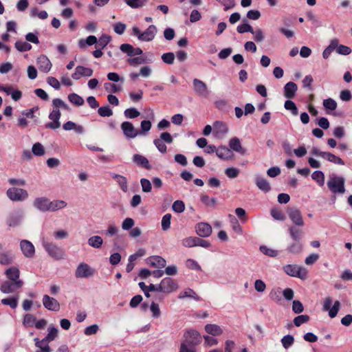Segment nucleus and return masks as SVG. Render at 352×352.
Here are the masks:
<instances>
[{
	"instance_id": "nucleus-58",
	"label": "nucleus",
	"mask_w": 352,
	"mask_h": 352,
	"mask_svg": "<svg viewBox=\"0 0 352 352\" xmlns=\"http://www.w3.org/2000/svg\"><path fill=\"white\" fill-rule=\"evenodd\" d=\"M32 152L36 156H42L45 154V149L41 143L37 142L32 146Z\"/></svg>"
},
{
	"instance_id": "nucleus-17",
	"label": "nucleus",
	"mask_w": 352,
	"mask_h": 352,
	"mask_svg": "<svg viewBox=\"0 0 352 352\" xmlns=\"http://www.w3.org/2000/svg\"><path fill=\"white\" fill-rule=\"evenodd\" d=\"M288 216L291 221L297 226L302 227L304 226V221L302 214L298 209L289 208L287 210Z\"/></svg>"
},
{
	"instance_id": "nucleus-34",
	"label": "nucleus",
	"mask_w": 352,
	"mask_h": 352,
	"mask_svg": "<svg viewBox=\"0 0 352 352\" xmlns=\"http://www.w3.org/2000/svg\"><path fill=\"white\" fill-rule=\"evenodd\" d=\"M178 298L179 299H183L185 298H191L197 301H199L201 300L200 297L195 293V292L190 288H188L184 291L181 292L178 296Z\"/></svg>"
},
{
	"instance_id": "nucleus-7",
	"label": "nucleus",
	"mask_w": 352,
	"mask_h": 352,
	"mask_svg": "<svg viewBox=\"0 0 352 352\" xmlns=\"http://www.w3.org/2000/svg\"><path fill=\"white\" fill-rule=\"evenodd\" d=\"M124 135L127 139H134L142 135V132L135 128L134 125L128 121L123 122L120 125Z\"/></svg>"
},
{
	"instance_id": "nucleus-18",
	"label": "nucleus",
	"mask_w": 352,
	"mask_h": 352,
	"mask_svg": "<svg viewBox=\"0 0 352 352\" xmlns=\"http://www.w3.org/2000/svg\"><path fill=\"white\" fill-rule=\"evenodd\" d=\"M43 306L50 311H58L60 309V303L58 301L50 297L48 295H44L43 297Z\"/></svg>"
},
{
	"instance_id": "nucleus-50",
	"label": "nucleus",
	"mask_w": 352,
	"mask_h": 352,
	"mask_svg": "<svg viewBox=\"0 0 352 352\" xmlns=\"http://www.w3.org/2000/svg\"><path fill=\"white\" fill-rule=\"evenodd\" d=\"M260 251L265 255L270 257H276L278 256V252L277 250L270 248L265 245L260 246Z\"/></svg>"
},
{
	"instance_id": "nucleus-28",
	"label": "nucleus",
	"mask_w": 352,
	"mask_h": 352,
	"mask_svg": "<svg viewBox=\"0 0 352 352\" xmlns=\"http://www.w3.org/2000/svg\"><path fill=\"white\" fill-rule=\"evenodd\" d=\"M110 175L116 180L118 185L123 192H126L128 191L127 179L124 176L113 173H111Z\"/></svg>"
},
{
	"instance_id": "nucleus-38",
	"label": "nucleus",
	"mask_w": 352,
	"mask_h": 352,
	"mask_svg": "<svg viewBox=\"0 0 352 352\" xmlns=\"http://www.w3.org/2000/svg\"><path fill=\"white\" fill-rule=\"evenodd\" d=\"M67 203L63 200L50 201V211L55 212L65 208Z\"/></svg>"
},
{
	"instance_id": "nucleus-33",
	"label": "nucleus",
	"mask_w": 352,
	"mask_h": 352,
	"mask_svg": "<svg viewBox=\"0 0 352 352\" xmlns=\"http://www.w3.org/2000/svg\"><path fill=\"white\" fill-rule=\"evenodd\" d=\"M58 332V331L57 328L53 326L49 327L47 335L41 341L49 344V342L53 341L57 337Z\"/></svg>"
},
{
	"instance_id": "nucleus-29",
	"label": "nucleus",
	"mask_w": 352,
	"mask_h": 352,
	"mask_svg": "<svg viewBox=\"0 0 352 352\" xmlns=\"http://www.w3.org/2000/svg\"><path fill=\"white\" fill-rule=\"evenodd\" d=\"M216 155L219 158L226 160L232 157V153L226 146H220L217 148Z\"/></svg>"
},
{
	"instance_id": "nucleus-53",
	"label": "nucleus",
	"mask_w": 352,
	"mask_h": 352,
	"mask_svg": "<svg viewBox=\"0 0 352 352\" xmlns=\"http://www.w3.org/2000/svg\"><path fill=\"white\" fill-rule=\"evenodd\" d=\"M284 107L292 112V115L297 116L298 111L296 104L291 100H287L285 102Z\"/></svg>"
},
{
	"instance_id": "nucleus-42",
	"label": "nucleus",
	"mask_w": 352,
	"mask_h": 352,
	"mask_svg": "<svg viewBox=\"0 0 352 352\" xmlns=\"http://www.w3.org/2000/svg\"><path fill=\"white\" fill-rule=\"evenodd\" d=\"M311 178L314 179L320 186L324 185V174L321 170H316L311 175Z\"/></svg>"
},
{
	"instance_id": "nucleus-27",
	"label": "nucleus",
	"mask_w": 352,
	"mask_h": 352,
	"mask_svg": "<svg viewBox=\"0 0 352 352\" xmlns=\"http://www.w3.org/2000/svg\"><path fill=\"white\" fill-rule=\"evenodd\" d=\"M255 184L261 190L265 193L270 192L271 190L269 182L260 175H256Z\"/></svg>"
},
{
	"instance_id": "nucleus-1",
	"label": "nucleus",
	"mask_w": 352,
	"mask_h": 352,
	"mask_svg": "<svg viewBox=\"0 0 352 352\" xmlns=\"http://www.w3.org/2000/svg\"><path fill=\"white\" fill-rule=\"evenodd\" d=\"M42 245L47 254L53 259L60 261L65 258V251L56 243L43 240L42 241Z\"/></svg>"
},
{
	"instance_id": "nucleus-45",
	"label": "nucleus",
	"mask_w": 352,
	"mask_h": 352,
	"mask_svg": "<svg viewBox=\"0 0 352 352\" xmlns=\"http://www.w3.org/2000/svg\"><path fill=\"white\" fill-rule=\"evenodd\" d=\"M324 159L329 162L334 163L336 164H339V165L344 164V161L340 157H339L329 152H326Z\"/></svg>"
},
{
	"instance_id": "nucleus-10",
	"label": "nucleus",
	"mask_w": 352,
	"mask_h": 352,
	"mask_svg": "<svg viewBox=\"0 0 352 352\" xmlns=\"http://www.w3.org/2000/svg\"><path fill=\"white\" fill-rule=\"evenodd\" d=\"M94 274V270L85 263H80L75 271V276L77 278H87Z\"/></svg>"
},
{
	"instance_id": "nucleus-19",
	"label": "nucleus",
	"mask_w": 352,
	"mask_h": 352,
	"mask_svg": "<svg viewBox=\"0 0 352 352\" xmlns=\"http://www.w3.org/2000/svg\"><path fill=\"white\" fill-rule=\"evenodd\" d=\"M93 72L94 71L91 68L78 65L76 67L75 72L72 74V78L74 80H79L82 76H91Z\"/></svg>"
},
{
	"instance_id": "nucleus-57",
	"label": "nucleus",
	"mask_w": 352,
	"mask_h": 352,
	"mask_svg": "<svg viewBox=\"0 0 352 352\" xmlns=\"http://www.w3.org/2000/svg\"><path fill=\"white\" fill-rule=\"evenodd\" d=\"M98 113L101 117H110L113 115V111L109 106L106 105L99 107Z\"/></svg>"
},
{
	"instance_id": "nucleus-41",
	"label": "nucleus",
	"mask_w": 352,
	"mask_h": 352,
	"mask_svg": "<svg viewBox=\"0 0 352 352\" xmlns=\"http://www.w3.org/2000/svg\"><path fill=\"white\" fill-rule=\"evenodd\" d=\"M35 346L38 349L35 352H51L52 350L48 344L42 342L38 338L34 339Z\"/></svg>"
},
{
	"instance_id": "nucleus-8",
	"label": "nucleus",
	"mask_w": 352,
	"mask_h": 352,
	"mask_svg": "<svg viewBox=\"0 0 352 352\" xmlns=\"http://www.w3.org/2000/svg\"><path fill=\"white\" fill-rule=\"evenodd\" d=\"M23 285V280L12 281L7 280L1 283L0 286V291L6 294H12L21 288Z\"/></svg>"
},
{
	"instance_id": "nucleus-30",
	"label": "nucleus",
	"mask_w": 352,
	"mask_h": 352,
	"mask_svg": "<svg viewBox=\"0 0 352 352\" xmlns=\"http://www.w3.org/2000/svg\"><path fill=\"white\" fill-rule=\"evenodd\" d=\"M5 274L8 278V280L19 281L21 280L19 278L20 272L19 270L16 267H11L7 269L5 272Z\"/></svg>"
},
{
	"instance_id": "nucleus-59",
	"label": "nucleus",
	"mask_w": 352,
	"mask_h": 352,
	"mask_svg": "<svg viewBox=\"0 0 352 352\" xmlns=\"http://www.w3.org/2000/svg\"><path fill=\"white\" fill-rule=\"evenodd\" d=\"M281 290L280 288H275L270 291L269 297L271 300L275 302H278L281 300Z\"/></svg>"
},
{
	"instance_id": "nucleus-43",
	"label": "nucleus",
	"mask_w": 352,
	"mask_h": 352,
	"mask_svg": "<svg viewBox=\"0 0 352 352\" xmlns=\"http://www.w3.org/2000/svg\"><path fill=\"white\" fill-rule=\"evenodd\" d=\"M87 243L89 245H90L92 248H100L103 243V240L101 236L96 235L91 236L88 239Z\"/></svg>"
},
{
	"instance_id": "nucleus-11",
	"label": "nucleus",
	"mask_w": 352,
	"mask_h": 352,
	"mask_svg": "<svg viewBox=\"0 0 352 352\" xmlns=\"http://www.w3.org/2000/svg\"><path fill=\"white\" fill-rule=\"evenodd\" d=\"M23 219V212L21 210H14L6 219L8 226L14 228L19 226Z\"/></svg>"
},
{
	"instance_id": "nucleus-25",
	"label": "nucleus",
	"mask_w": 352,
	"mask_h": 352,
	"mask_svg": "<svg viewBox=\"0 0 352 352\" xmlns=\"http://www.w3.org/2000/svg\"><path fill=\"white\" fill-rule=\"evenodd\" d=\"M297 90V85L294 82H289L284 86V96L288 99L294 98Z\"/></svg>"
},
{
	"instance_id": "nucleus-63",
	"label": "nucleus",
	"mask_w": 352,
	"mask_h": 352,
	"mask_svg": "<svg viewBox=\"0 0 352 352\" xmlns=\"http://www.w3.org/2000/svg\"><path fill=\"white\" fill-rule=\"evenodd\" d=\"M186 266L190 270L201 271V267L199 263L192 258H188L186 261Z\"/></svg>"
},
{
	"instance_id": "nucleus-54",
	"label": "nucleus",
	"mask_w": 352,
	"mask_h": 352,
	"mask_svg": "<svg viewBox=\"0 0 352 352\" xmlns=\"http://www.w3.org/2000/svg\"><path fill=\"white\" fill-rule=\"evenodd\" d=\"M132 8H139L144 6L146 0H124Z\"/></svg>"
},
{
	"instance_id": "nucleus-20",
	"label": "nucleus",
	"mask_w": 352,
	"mask_h": 352,
	"mask_svg": "<svg viewBox=\"0 0 352 352\" xmlns=\"http://www.w3.org/2000/svg\"><path fill=\"white\" fill-rule=\"evenodd\" d=\"M36 64L39 70L44 73H48L52 66L50 59L45 55H41L37 58Z\"/></svg>"
},
{
	"instance_id": "nucleus-12",
	"label": "nucleus",
	"mask_w": 352,
	"mask_h": 352,
	"mask_svg": "<svg viewBox=\"0 0 352 352\" xmlns=\"http://www.w3.org/2000/svg\"><path fill=\"white\" fill-rule=\"evenodd\" d=\"M61 116V113L59 109L54 108L49 114V119L52 122H48L45 124V128L50 129H57L60 126V122L59 121Z\"/></svg>"
},
{
	"instance_id": "nucleus-6",
	"label": "nucleus",
	"mask_w": 352,
	"mask_h": 352,
	"mask_svg": "<svg viewBox=\"0 0 352 352\" xmlns=\"http://www.w3.org/2000/svg\"><path fill=\"white\" fill-rule=\"evenodd\" d=\"M332 302V298L328 296L325 298L322 305L323 310L329 311V316L331 318H333L337 316L341 306L340 301L336 300L331 307Z\"/></svg>"
},
{
	"instance_id": "nucleus-64",
	"label": "nucleus",
	"mask_w": 352,
	"mask_h": 352,
	"mask_svg": "<svg viewBox=\"0 0 352 352\" xmlns=\"http://www.w3.org/2000/svg\"><path fill=\"white\" fill-rule=\"evenodd\" d=\"M323 106L326 109L335 110L337 107V102L332 98H328L323 100Z\"/></svg>"
},
{
	"instance_id": "nucleus-46",
	"label": "nucleus",
	"mask_w": 352,
	"mask_h": 352,
	"mask_svg": "<svg viewBox=\"0 0 352 352\" xmlns=\"http://www.w3.org/2000/svg\"><path fill=\"white\" fill-rule=\"evenodd\" d=\"M302 250V245L300 241H294L287 249V252L292 254H298Z\"/></svg>"
},
{
	"instance_id": "nucleus-2",
	"label": "nucleus",
	"mask_w": 352,
	"mask_h": 352,
	"mask_svg": "<svg viewBox=\"0 0 352 352\" xmlns=\"http://www.w3.org/2000/svg\"><path fill=\"white\" fill-rule=\"evenodd\" d=\"M344 183L345 179L343 177L332 174L330 175L327 185L333 194H343L345 192Z\"/></svg>"
},
{
	"instance_id": "nucleus-24",
	"label": "nucleus",
	"mask_w": 352,
	"mask_h": 352,
	"mask_svg": "<svg viewBox=\"0 0 352 352\" xmlns=\"http://www.w3.org/2000/svg\"><path fill=\"white\" fill-rule=\"evenodd\" d=\"M229 147L233 151L237 152L242 155H246V150L242 147L241 140L239 138L234 137L231 138L228 142Z\"/></svg>"
},
{
	"instance_id": "nucleus-62",
	"label": "nucleus",
	"mask_w": 352,
	"mask_h": 352,
	"mask_svg": "<svg viewBox=\"0 0 352 352\" xmlns=\"http://www.w3.org/2000/svg\"><path fill=\"white\" fill-rule=\"evenodd\" d=\"M196 236H189L184 239L182 243L186 248H192L196 246Z\"/></svg>"
},
{
	"instance_id": "nucleus-26",
	"label": "nucleus",
	"mask_w": 352,
	"mask_h": 352,
	"mask_svg": "<svg viewBox=\"0 0 352 352\" xmlns=\"http://www.w3.org/2000/svg\"><path fill=\"white\" fill-rule=\"evenodd\" d=\"M147 263L155 268H163L166 266V260L160 256H152L147 258Z\"/></svg>"
},
{
	"instance_id": "nucleus-32",
	"label": "nucleus",
	"mask_w": 352,
	"mask_h": 352,
	"mask_svg": "<svg viewBox=\"0 0 352 352\" xmlns=\"http://www.w3.org/2000/svg\"><path fill=\"white\" fill-rule=\"evenodd\" d=\"M63 129L65 131L74 130L78 134H82L84 132V127L82 125H78L72 121H68L63 125Z\"/></svg>"
},
{
	"instance_id": "nucleus-35",
	"label": "nucleus",
	"mask_w": 352,
	"mask_h": 352,
	"mask_svg": "<svg viewBox=\"0 0 352 352\" xmlns=\"http://www.w3.org/2000/svg\"><path fill=\"white\" fill-rule=\"evenodd\" d=\"M151 62H152L151 59H148L147 58H144L143 56L130 58L127 60V63L130 65L133 66V67H135V66H138L140 65H142V64H145V63H151Z\"/></svg>"
},
{
	"instance_id": "nucleus-49",
	"label": "nucleus",
	"mask_w": 352,
	"mask_h": 352,
	"mask_svg": "<svg viewBox=\"0 0 352 352\" xmlns=\"http://www.w3.org/2000/svg\"><path fill=\"white\" fill-rule=\"evenodd\" d=\"M15 47L19 52H27L32 49V45L26 41H17L15 43Z\"/></svg>"
},
{
	"instance_id": "nucleus-13",
	"label": "nucleus",
	"mask_w": 352,
	"mask_h": 352,
	"mask_svg": "<svg viewBox=\"0 0 352 352\" xmlns=\"http://www.w3.org/2000/svg\"><path fill=\"white\" fill-rule=\"evenodd\" d=\"M185 340L182 344H186L189 346H195L201 342V336L198 331L195 330L188 331L185 335Z\"/></svg>"
},
{
	"instance_id": "nucleus-55",
	"label": "nucleus",
	"mask_w": 352,
	"mask_h": 352,
	"mask_svg": "<svg viewBox=\"0 0 352 352\" xmlns=\"http://www.w3.org/2000/svg\"><path fill=\"white\" fill-rule=\"evenodd\" d=\"M172 216L168 213L163 216L162 219V228L164 231L168 230L170 227V221Z\"/></svg>"
},
{
	"instance_id": "nucleus-61",
	"label": "nucleus",
	"mask_w": 352,
	"mask_h": 352,
	"mask_svg": "<svg viewBox=\"0 0 352 352\" xmlns=\"http://www.w3.org/2000/svg\"><path fill=\"white\" fill-rule=\"evenodd\" d=\"M309 320L308 315H300L294 319V324L296 327H300L304 323H307Z\"/></svg>"
},
{
	"instance_id": "nucleus-5",
	"label": "nucleus",
	"mask_w": 352,
	"mask_h": 352,
	"mask_svg": "<svg viewBox=\"0 0 352 352\" xmlns=\"http://www.w3.org/2000/svg\"><path fill=\"white\" fill-rule=\"evenodd\" d=\"M6 195L12 201H23L28 199V191L23 188L12 187L7 190Z\"/></svg>"
},
{
	"instance_id": "nucleus-48",
	"label": "nucleus",
	"mask_w": 352,
	"mask_h": 352,
	"mask_svg": "<svg viewBox=\"0 0 352 352\" xmlns=\"http://www.w3.org/2000/svg\"><path fill=\"white\" fill-rule=\"evenodd\" d=\"M52 105L54 108L59 109L60 108L69 111L71 108L62 99L55 98L52 100Z\"/></svg>"
},
{
	"instance_id": "nucleus-56",
	"label": "nucleus",
	"mask_w": 352,
	"mask_h": 352,
	"mask_svg": "<svg viewBox=\"0 0 352 352\" xmlns=\"http://www.w3.org/2000/svg\"><path fill=\"white\" fill-rule=\"evenodd\" d=\"M247 22V20H243V23L237 26L236 30L239 33L252 32V27Z\"/></svg>"
},
{
	"instance_id": "nucleus-39",
	"label": "nucleus",
	"mask_w": 352,
	"mask_h": 352,
	"mask_svg": "<svg viewBox=\"0 0 352 352\" xmlns=\"http://www.w3.org/2000/svg\"><path fill=\"white\" fill-rule=\"evenodd\" d=\"M235 346L236 344L233 340H228L225 342L224 350L216 349L210 350L208 352H233Z\"/></svg>"
},
{
	"instance_id": "nucleus-47",
	"label": "nucleus",
	"mask_w": 352,
	"mask_h": 352,
	"mask_svg": "<svg viewBox=\"0 0 352 352\" xmlns=\"http://www.w3.org/2000/svg\"><path fill=\"white\" fill-rule=\"evenodd\" d=\"M229 218L230 219V223L232 225V230L237 234H241L243 233V229L240 226L238 220L235 218L234 216L230 214Z\"/></svg>"
},
{
	"instance_id": "nucleus-9",
	"label": "nucleus",
	"mask_w": 352,
	"mask_h": 352,
	"mask_svg": "<svg viewBox=\"0 0 352 352\" xmlns=\"http://www.w3.org/2000/svg\"><path fill=\"white\" fill-rule=\"evenodd\" d=\"M19 248L23 255L27 258H32L35 255V247L33 243L26 239H22L19 242Z\"/></svg>"
},
{
	"instance_id": "nucleus-31",
	"label": "nucleus",
	"mask_w": 352,
	"mask_h": 352,
	"mask_svg": "<svg viewBox=\"0 0 352 352\" xmlns=\"http://www.w3.org/2000/svg\"><path fill=\"white\" fill-rule=\"evenodd\" d=\"M133 162L137 165L144 167L147 170H149L151 168L147 158L140 154H135L133 156Z\"/></svg>"
},
{
	"instance_id": "nucleus-60",
	"label": "nucleus",
	"mask_w": 352,
	"mask_h": 352,
	"mask_svg": "<svg viewBox=\"0 0 352 352\" xmlns=\"http://www.w3.org/2000/svg\"><path fill=\"white\" fill-rule=\"evenodd\" d=\"M140 112L135 108H129L124 111V115L126 118L133 119L140 116Z\"/></svg>"
},
{
	"instance_id": "nucleus-16",
	"label": "nucleus",
	"mask_w": 352,
	"mask_h": 352,
	"mask_svg": "<svg viewBox=\"0 0 352 352\" xmlns=\"http://www.w3.org/2000/svg\"><path fill=\"white\" fill-rule=\"evenodd\" d=\"M32 204L35 208L42 212L50 211V200L47 197H37L34 200Z\"/></svg>"
},
{
	"instance_id": "nucleus-4",
	"label": "nucleus",
	"mask_w": 352,
	"mask_h": 352,
	"mask_svg": "<svg viewBox=\"0 0 352 352\" xmlns=\"http://www.w3.org/2000/svg\"><path fill=\"white\" fill-rule=\"evenodd\" d=\"M284 272L289 276L305 280L307 278V270L300 265L289 264L283 267Z\"/></svg>"
},
{
	"instance_id": "nucleus-21",
	"label": "nucleus",
	"mask_w": 352,
	"mask_h": 352,
	"mask_svg": "<svg viewBox=\"0 0 352 352\" xmlns=\"http://www.w3.org/2000/svg\"><path fill=\"white\" fill-rule=\"evenodd\" d=\"M15 260L14 253L10 250H3L0 252V264L3 265H11Z\"/></svg>"
},
{
	"instance_id": "nucleus-37",
	"label": "nucleus",
	"mask_w": 352,
	"mask_h": 352,
	"mask_svg": "<svg viewBox=\"0 0 352 352\" xmlns=\"http://www.w3.org/2000/svg\"><path fill=\"white\" fill-rule=\"evenodd\" d=\"M68 100L73 104L80 107L84 104L85 100L80 96L77 94H69L67 96Z\"/></svg>"
},
{
	"instance_id": "nucleus-3",
	"label": "nucleus",
	"mask_w": 352,
	"mask_h": 352,
	"mask_svg": "<svg viewBox=\"0 0 352 352\" xmlns=\"http://www.w3.org/2000/svg\"><path fill=\"white\" fill-rule=\"evenodd\" d=\"M133 34L136 36L140 41H151L155 38L157 32V28L154 25H151L148 28L141 32L140 29L137 27H133L132 29Z\"/></svg>"
},
{
	"instance_id": "nucleus-14",
	"label": "nucleus",
	"mask_w": 352,
	"mask_h": 352,
	"mask_svg": "<svg viewBox=\"0 0 352 352\" xmlns=\"http://www.w3.org/2000/svg\"><path fill=\"white\" fill-rule=\"evenodd\" d=\"M161 291L163 293H171L177 289L178 285L177 282L171 278H164L160 282Z\"/></svg>"
},
{
	"instance_id": "nucleus-51",
	"label": "nucleus",
	"mask_w": 352,
	"mask_h": 352,
	"mask_svg": "<svg viewBox=\"0 0 352 352\" xmlns=\"http://www.w3.org/2000/svg\"><path fill=\"white\" fill-rule=\"evenodd\" d=\"M294 342V338L292 335H286L281 339L282 345L285 349H287L292 346Z\"/></svg>"
},
{
	"instance_id": "nucleus-40",
	"label": "nucleus",
	"mask_w": 352,
	"mask_h": 352,
	"mask_svg": "<svg viewBox=\"0 0 352 352\" xmlns=\"http://www.w3.org/2000/svg\"><path fill=\"white\" fill-rule=\"evenodd\" d=\"M19 296L15 295L11 298H3L1 300V303L4 305H8L12 309H15L18 306Z\"/></svg>"
},
{
	"instance_id": "nucleus-44",
	"label": "nucleus",
	"mask_w": 352,
	"mask_h": 352,
	"mask_svg": "<svg viewBox=\"0 0 352 352\" xmlns=\"http://www.w3.org/2000/svg\"><path fill=\"white\" fill-rule=\"evenodd\" d=\"M289 234H290L291 238L294 241H300V239H301L302 235V232L301 230H300L299 228H297L294 226H291L289 228Z\"/></svg>"
},
{
	"instance_id": "nucleus-52",
	"label": "nucleus",
	"mask_w": 352,
	"mask_h": 352,
	"mask_svg": "<svg viewBox=\"0 0 352 352\" xmlns=\"http://www.w3.org/2000/svg\"><path fill=\"white\" fill-rule=\"evenodd\" d=\"M111 40L110 36L104 34L99 38L98 41L97 40V47L103 49L109 44Z\"/></svg>"
},
{
	"instance_id": "nucleus-23",
	"label": "nucleus",
	"mask_w": 352,
	"mask_h": 352,
	"mask_svg": "<svg viewBox=\"0 0 352 352\" xmlns=\"http://www.w3.org/2000/svg\"><path fill=\"white\" fill-rule=\"evenodd\" d=\"M213 126L214 135L217 138H223L228 131L227 125L221 121L214 122Z\"/></svg>"
},
{
	"instance_id": "nucleus-22",
	"label": "nucleus",
	"mask_w": 352,
	"mask_h": 352,
	"mask_svg": "<svg viewBox=\"0 0 352 352\" xmlns=\"http://www.w3.org/2000/svg\"><path fill=\"white\" fill-rule=\"evenodd\" d=\"M195 230L201 237H208L212 233V227L207 223L201 222L196 225Z\"/></svg>"
},
{
	"instance_id": "nucleus-36",
	"label": "nucleus",
	"mask_w": 352,
	"mask_h": 352,
	"mask_svg": "<svg viewBox=\"0 0 352 352\" xmlns=\"http://www.w3.org/2000/svg\"><path fill=\"white\" fill-rule=\"evenodd\" d=\"M206 331L212 335L213 336H219L223 333L221 328L217 325L214 324H208L205 326Z\"/></svg>"
},
{
	"instance_id": "nucleus-15",
	"label": "nucleus",
	"mask_w": 352,
	"mask_h": 352,
	"mask_svg": "<svg viewBox=\"0 0 352 352\" xmlns=\"http://www.w3.org/2000/svg\"><path fill=\"white\" fill-rule=\"evenodd\" d=\"M192 87L197 95L202 97H206L209 95L208 87L204 81L195 78L192 80Z\"/></svg>"
}]
</instances>
